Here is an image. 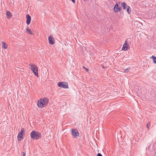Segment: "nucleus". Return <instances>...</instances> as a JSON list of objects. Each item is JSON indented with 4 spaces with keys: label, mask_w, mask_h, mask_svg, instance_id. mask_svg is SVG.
Listing matches in <instances>:
<instances>
[{
    "label": "nucleus",
    "mask_w": 156,
    "mask_h": 156,
    "mask_svg": "<svg viewBox=\"0 0 156 156\" xmlns=\"http://www.w3.org/2000/svg\"><path fill=\"white\" fill-rule=\"evenodd\" d=\"M49 101V99L47 98H41L38 101L37 106L39 108H43L48 105Z\"/></svg>",
    "instance_id": "obj_1"
},
{
    "label": "nucleus",
    "mask_w": 156,
    "mask_h": 156,
    "mask_svg": "<svg viewBox=\"0 0 156 156\" xmlns=\"http://www.w3.org/2000/svg\"><path fill=\"white\" fill-rule=\"evenodd\" d=\"M31 138L34 140H38L41 138V135L39 132L35 130L32 131L30 133Z\"/></svg>",
    "instance_id": "obj_2"
},
{
    "label": "nucleus",
    "mask_w": 156,
    "mask_h": 156,
    "mask_svg": "<svg viewBox=\"0 0 156 156\" xmlns=\"http://www.w3.org/2000/svg\"><path fill=\"white\" fill-rule=\"evenodd\" d=\"M30 69L34 73L35 76H38V68L34 64H30Z\"/></svg>",
    "instance_id": "obj_3"
},
{
    "label": "nucleus",
    "mask_w": 156,
    "mask_h": 156,
    "mask_svg": "<svg viewBox=\"0 0 156 156\" xmlns=\"http://www.w3.org/2000/svg\"><path fill=\"white\" fill-rule=\"evenodd\" d=\"M58 87L62 88L64 89L68 88L69 86L68 83L65 82H58Z\"/></svg>",
    "instance_id": "obj_4"
},
{
    "label": "nucleus",
    "mask_w": 156,
    "mask_h": 156,
    "mask_svg": "<svg viewBox=\"0 0 156 156\" xmlns=\"http://www.w3.org/2000/svg\"><path fill=\"white\" fill-rule=\"evenodd\" d=\"M71 134L73 137L74 138H76L79 135L78 130L76 129H71Z\"/></svg>",
    "instance_id": "obj_5"
},
{
    "label": "nucleus",
    "mask_w": 156,
    "mask_h": 156,
    "mask_svg": "<svg viewBox=\"0 0 156 156\" xmlns=\"http://www.w3.org/2000/svg\"><path fill=\"white\" fill-rule=\"evenodd\" d=\"M49 44L52 45L55 44V41L52 35H51L48 38Z\"/></svg>",
    "instance_id": "obj_6"
},
{
    "label": "nucleus",
    "mask_w": 156,
    "mask_h": 156,
    "mask_svg": "<svg viewBox=\"0 0 156 156\" xmlns=\"http://www.w3.org/2000/svg\"><path fill=\"white\" fill-rule=\"evenodd\" d=\"M128 42L126 40L125 43L124 44H123L122 47V49L124 51H126L128 49V47H129V45L128 44Z\"/></svg>",
    "instance_id": "obj_7"
},
{
    "label": "nucleus",
    "mask_w": 156,
    "mask_h": 156,
    "mask_svg": "<svg viewBox=\"0 0 156 156\" xmlns=\"http://www.w3.org/2000/svg\"><path fill=\"white\" fill-rule=\"evenodd\" d=\"M114 9L115 12H117L120 11L121 8L120 7H119L118 4H116L114 7Z\"/></svg>",
    "instance_id": "obj_8"
},
{
    "label": "nucleus",
    "mask_w": 156,
    "mask_h": 156,
    "mask_svg": "<svg viewBox=\"0 0 156 156\" xmlns=\"http://www.w3.org/2000/svg\"><path fill=\"white\" fill-rule=\"evenodd\" d=\"M27 21L26 23L27 25H29L30 23L31 20V18L29 14H27L26 15Z\"/></svg>",
    "instance_id": "obj_9"
},
{
    "label": "nucleus",
    "mask_w": 156,
    "mask_h": 156,
    "mask_svg": "<svg viewBox=\"0 0 156 156\" xmlns=\"http://www.w3.org/2000/svg\"><path fill=\"white\" fill-rule=\"evenodd\" d=\"M25 134H20L19 133L17 136L18 140V141H20L23 140L24 139L23 136Z\"/></svg>",
    "instance_id": "obj_10"
},
{
    "label": "nucleus",
    "mask_w": 156,
    "mask_h": 156,
    "mask_svg": "<svg viewBox=\"0 0 156 156\" xmlns=\"http://www.w3.org/2000/svg\"><path fill=\"white\" fill-rule=\"evenodd\" d=\"M6 16L7 19H10L12 17V15L11 12L9 11H6Z\"/></svg>",
    "instance_id": "obj_11"
},
{
    "label": "nucleus",
    "mask_w": 156,
    "mask_h": 156,
    "mask_svg": "<svg viewBox=\"0 0 156 156\" xmlns=\"http://www.w3.org/2000/svg\"><path fill=\"white\" fill-rule=\"evenodd\" d=\"M2 47L5 49H6L8 48V45L4 42H2Z\"/></svg>",
    "instance_id": "obj_12"
},
{
    "label": "nucleus",
    "mask_w": 156,
    "mask_h": 156,
    "mask_svg": "<svg viewBox=\"0 0 156 156\" xmlns=\"http://www.w3.org/2000/svg\"><path fill=\"white\" fill-rule=\"evenodd\" d=\"M122 4L123 6V9H125L127 7V6H128L127 4L125 2H122Z\"/></svg>",
    "instance_id": "obj_13"
},
{
    "label": "nucleus",
    "mask_w": 156,
    "mask_h": 156,
    "mask_svg": "<svg viewBox=\"0 0 156 156\" xmlns=\"http://www.w3.org/2000/svg\"><path fill=\"white\" fill-rule=\"evenodd\" d=\"M151 58H152L153 59L154 63L156 64V57L154 56H152Z\"/></svg>",
    "instance_id": "obj_14"
},
{
    "label": "nucleus",
    "mask_w": 156,
    "mask_h": 156,
    "mask_svg": "<svg viewBox=\"0 0 156 156\" xmlns=\"http://www.w3.org/2000/svg\"><path fill=\"white\" fill-rule=\"evenodd\" d=\"M126 9L128 13L129 14H130L131 12V9L130 6H127Z\"/></svg>",
    "instance_id": "obj_15"
},
{
    "label": "nucleus",
    "mask_w": 156,
    "mask_h": 156,
    "mask_svg": "<svg viewBox=\"0 0 156 156\" xmlns=\"http://www.w3.org/2000/svg\"><path fill=\"white\" fill-rule=\"evenodd\" d=\"M26 31L27 33L28 32V33L30 34L31 35L33 34V33L32 32L31 30L29 29L28 27H27V28L26 29Z\"/></svg>",
    "instance_id": "obj_16"
},
{
    "label": "nucleus",
    "mask_w": 156,
    "mask_h": 156,
    "mask_svg": "<svg viewBox=\"0 0 156 156\" xmlns=\"http://www.w3.org/2000/svg\"><path fill=\"white\" fill-rule=\"evenodd\" d=\"M24 128H22L21 129L20 131V133H19L20 134H25L24 133Z\"/></svg>",
    "instance_id": "obj_17"
},
{
    "label": "nucleus",
    "mask_w": 156,
    "mask_h": 156,
    "mask_svg": "<svg viewBox=\"0 0 156 156\" xmlns=\"http://www.w3.org/2000/svg\"><path fill=\"white\" fill-rule=\"evenodd\" d=\"M129 68H127L126 69H124V72L125 73L128 72L129 71Z\"/></svg>",
    "instance_id": "obj_18"
},
{
    "label": "nucleus",
    "mask_w": 156,
    "mask_h": 156,
    "mask_svg": "<svg viewBox=\"0 0 156 156\" xmlns=\"http://www.w3.org/2000/svg\"><path fill=\"white\" fill-rule=\"evenodd\" d=\"M150 122H148L147 124V127L148 129H149V127L150 126Z\"/></svg>",
    "instance_id": "obj_19"
},
{
    "label": "nucleus",
    "mask_w": 156,
    "mask_h": 156,
    "mask_svg": "<svg viewBox=\"0 0 156 156\" xmlns=\"http://www.w3.org/2000/svg\"><path fill=\"white\" fill-rule=\"evenodd\" d=\"M22 156H26V153L24 152H22Z\"/></svg>",
    "instance_id": "obj_20"
},
{
    "label": "nucleus",
    "mask_w": 156,
    "mask_h": 156,
    "mask_svg": "<svg viewBox=\"0 0 156 156\" xmlns=\"http://www.w3.org/2000/svg\"><path fill=\"white\" fill-rule=\"evenodd\" d=\"M97 156H102V155L101 153H98V154Z\"/></svg>",
    "instance_id": "obj_21"
},
{
    "label": "nucleus",
    "mask_w": 156,
    "mask_h": 156,
    "mask_svg": "<svg viewBox=\"0 0 156 156\" xmlns=\"http://www.w3.org/2000/svg\"><path fill=\"white\" fill-rule=\"evenodd\" d=\"M83 68H84L85 69V70H86V71L87 72H88V69H87V68H86V67H84V66H83Z\"/></svg>",
    "instance_id": "obj_22"
},
{
    "label": "nucleus",
    "mask_w": 156,
    "mask_h": 156,
    "mask_svg": "<svg viewBox=\"0 0 156 156\" xmlns=\"http://www.w3.org/2000/svg\"><path fill=\"white\" fill-rule=\"evenodd\" d=\"M151 145H150L148 147V149L149 150H151V149H150V147H151Z\"/></svg>",
    "instance_id": "obj_23"
},
{
    "label": "nucleus",
    "mask_w": 156,
    "mask_h": 156,
    "mask_svg": "<svg viewBox=\"0 0 156 156\" xmlns=\"http://www.w3.org/2000/svg\"><path fill=\"white\" fill-rule=\"evenodd\" d=\"M73 2V3H75V0H71Z\"/></svg>",
    "instance_id": "obj_24"
},
{
    "label": "nucleus",
    "mask_w": 156,
    "mask_h": 156,
    "mask_svg": "<svg viewBox=\"0 0 156 156\" xmlns=\"http://www.w3.org/2000/svg\"><path fill=\"white\" fill-rule=\"evenodd\" d=\"M154 145H153V146H152V150H153V147H154Z\"/></svg>",
    "instance_id": "obj_25"
},
{
    "label": "nucleus",
    "mask_w": 156,
    "mask_h": 156,
    "mask_svg": "<svg viewBox=\"0 0 156 156\" xmlns=\"http://www.w3.org/2000/svg\"><path fill=\"white\" fill-rule=\"evenodd\" d=\"M84 1H88V0H83Z\"/></svg>",
    "instance_id": "obj_26"
},
{
    "label": "nucleus",
    "mask_w": 156,
    "mask_h": 156,
    "mask_svg": "<svg viewBox=\"0 0 156 156\" xmlns=\"http://www.w3.org/2000/svg\"><path fill=\"white\" fill-rule=\"evenodd\" d=\"M102 67H103V69H104V68H105V67H104V66H102Z\"/></svg>",
    "instance_id": "obj_27"
}]
</instances>
